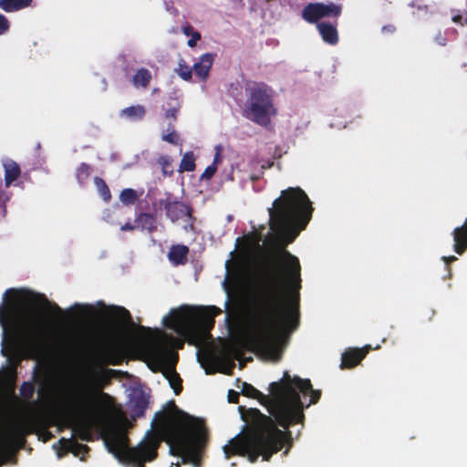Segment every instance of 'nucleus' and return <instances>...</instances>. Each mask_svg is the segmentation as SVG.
<instances>
[{
  "label": "nucleus",
  "instance_id": "f257e3e1",
  "mask_svg": "<svg viewBox=\"0 0 467 467\" xmlns=\"http://www.w3.org/2000/svg\"><path fill=\"white\" fill-rule=\"evenodd\" d=\"M271 236L263 241L257 232L237 240L238 254L225 264L223 282L230 301L253 309L251 326L235 336L226 354L239 357L244 349L276 361L283 351L285 336L298 322L300 266L296 257L284 250L311 217L306 194L299 188L283 191L268 209Z\"/></svg>",
  "mask_w": 467,
  "mask_h": 467
},
{
  "label": "nucleus",
  "instance_id": "f03ea898",
  "mask_svg": "<svg viewBox=\"0 0 467 467\" xmlns=\"http://www.w3.org/2000/svg\"><path fill=\"white\" fill-rule=\"evenodd\" d=\"M221 310L216 306H182L171 309L162 319L163 325L173 330L179 337L168 335L161 329L143 328L133 340V348L153 370H160L169 381L174 392L181 391V379L173 370L177 361L175 348H181L183 341L197 347L209 339V330L213 318Z\"/></svg>",
  "mask_w": 467,
  "mask_h": 467
},
{
  "label": "nucleus",
  "instance_id": "7ed1b4c3",
  "mask_svg": "<svg viewBox=\"0 0 467 467\" xmlns=\"http://www.w3.org/2000/svg\"><path fill=\"white\" fill-rule=\"evenodd\" d=\"M161 440L170 446L172 454L182 458V462L199 466L202 451L206 442V431L201 420L192 418L170 402L157 423L156 432L149 433L138 446L129 448L126 435L112 430L104 437L108 451L120 462L133 467H143L157 456V448Z\"/></svg>",
  "mask_w": 467,
  "mask_h": 467
},
{
  "label": "nucleus",
  "instance_id": "20e7f679",
  "mask_svg": "<svg viewBox=\"0 0 467 467\" xmlns=\"http://www.w3.org/2000/svg\"><path fill=\"white\" fill-rule=\"evenodd\" d=\"M5 306H0L3 356L10 361L38 356L50 339L44 325L30 315L36 295L24 289L5 292Z\"/></svg>",
  "mask_w": 467,
  "mask_h": 467
},
{
  "label": "nucleus",
  "instance_id": "39448f33",
  "mask_svg": "<svg viewBox=\"0 0 467 467\" xmlns=\"http://www.w3.org/2000/svg\"><path fill=\"white\" fill-rule=\"evenodd\" d=\"M108 377V371L102 368H90L81 382L67 390V402L77 412L73 429L82 440H88L93 429L102 428L111 407L110 397L100 392Z\"/></svg>",
  "mask_w": 467,
  "mask_h": 467
},
{
  "label": "nucleus",
  "instance_id": "423d86ee",
  "mask_svg": "<svg viewBox=\"0 0 467 467\" xmlns=\"http://www.w3.org/2000/svg\"><path fill=\"white\" fill-rule=\"evenodd\" d=\"M299 392L310 397L309 404L316 403L320 397L319 391L312 389L308 379L292 377L288 372L284 373L279 382H273L270 385V396L262 394L250 384L242 383V393L265 404L284 428H287L291 423L299 422L303 417Z\"/></svg>",
  "mask_w": 467,
  "mask_h": 467
},
{
  "label": "nucleus",
  "instance_id": "0eeeda50",
  "mask_svg": "<svg viewBox=\"0 0 467 467\" xmlns=\"http://www.w3.org/2000/svg\"><path fill=\"white\" fill-rule=\"evenodd\" d=\"M244 420L253 425V430L244 435L232 439L223 447L225 457L246 455L254 462L259 455L268 461L273 453L277 452L287 441L286 433L278 430L274 421L259 410L251 409L242 414Z\"/></svg>",
  "mask_w": 467,
  "mask_h": 467
},
{
  "label": "nucleus",
  "instance_id": "6e6552de",
  "mask_svg": "<svg viewBox=\"0 0 467 467\" xmlns=\"http://www.w3.org/2000/svg\"><path fill=\"white\" fill-rule=\"evenodd\" d=\"M274 98L275 91L270 86L265 83L253 84L247 88L244 116L261 126L268 125L277 114Z\"/></svg>",
  "mask_w": 467,
  "mask_h": 467
},
{
  "label": "nucleus",
  "instance_id": "1a4fd4ad",
  "mask_svg": "<svg viewBox=\"0 0 467 467\" xmlns=\"http://www.w3.org/2000/svg\"><path fill=\"white\" fill-rule=\"evenodd\" d=\"M341 8L334 4H309L303 10V17L310 23H314L326 16H337L340 14Z\"/></svg>",
  "mask_w": 467,
  "mask_h": 467
},
{
  "label": "nucleus",
  "instance_id": "9d476101",
  "mask_svg": "<svg viewBox=\"0 0 467 467\" xmlns=\"http://www.w3.org/2000/svg\"><path fill=\"white\" fill-rule=\"evenodd\" d=\"M197 357H198L199 362L206 369L207 373H210L211 371L208 369V368L205 367L204 359L211 360L212 362H213L216 369L224 374H230L232 372V369L234 367V364L233 361H227L224 364L220 363L218 360V358L215 357V355L208 348H202V349L199 350Z\"/></svg>",
  "mask_w": 467,
  "mask_h": 467
},
{
  "label": "nucleus",
  "instance_id": "9b49d317",
  "mask_svg": "<svg viewBox=\"0 0 467 467\" xmlns=\"http://www.w3.org/2000/svg\"><path fill=\"white\" fill-rule=\"evenodd\" d=\"M213 61L214 55L212 53H205L199 57L196 63L193 64V74L200 81L204 82L207 80Z\"/></svg>",
  "mask_w": 467,
  "mask_h": 467
},
{
  "label": "nucleus",
  "instance_id": "f8f14e48",
  "mask_svg": "<svg viewBox=\"0 0 467 467\" xmlns=\"http://www.w3.org/2000/svg\"><path fill=\"white\" fill-rule=\"evenodd\" d=\"M54 448L57 450V457L61 458L62 453L60 450L65 452H72L76 457H79L80 460H84L83 455L87 452V446L77 443L72 440L61 439L57 445H54Z\"/></svg>",
  "mask_w": 467,
  "mask_h": 467
},
{
  "label": "nucleus",
  "instance_id": "ddd939ff",
  "mask_svg": "<svg viewBox=\"0 0 467 467\" xmlns=\"http://www.w3.org/2000/svg\"><path fill=\"white\" fill-rule=\"evenodd\" d=\"M370 346L362 348L347 350L342 355L341 368H352L356 366L368 352Z\"/></svg>",
  "mask_w": 467,
  "mask_h": 467
},
{
  "label": "nucleus",
  "instance_id": "4468645a",
  "mask_svg": "<svg viewBox=\"0 0 467 467\" xmlns=\"http://www.w3.org/2000/svg\"><path fill=\"white\" fill-rule=\"evenodd\" d=\"M454 251L462 254L467 249V218L464 223L453 231Z\"/></svg>",
  "mask_w": 467,
  "mask_h": 467
},
{
  "label": "nucleus",
  "instance_id": "2eb2a0df",
  "mask_svg": "<svg viewBox=\"0 0 467 467\" xmlns=\"http://www.w3.org/2000/svg\"><path fill=\"white\" fill-rule=\"evenodd\" d=\"M3 166L5 169V186L8 187L14 181H16L19 177L20 169L18 165L11 160H5L3 161Z\"/></svg>",
  "mask_w": 467,
  "mask_h": 467
},
{
  "label": "nucleus",
  "instance_id": "dca6fc26",
  "mask_svg": "<svg viewBox=\"0 0 467 467\" xmlns=\"http://www.w3.org/2000/svg\"><path fill=\"white\" fill-rule=\"evenodd\" d=\"M317 28L324 41L329 44L337 42V32L333 26L321 23L318 24Z\"/></svg>",
  "mask_w": 467,
  "mask_h": 467
},
{
  "label": "nucleus",
  "instance_id": "f3484780",
  "mask_svg": "<svg viewBox=\"0 0 467 467\" xmlns=\"http://www.w3.org/2000/svg\"><path fill=\"white\" fill-rule=\"evenodd\" d=\"M188 253V248L185 245L172 246L169 252V259L174 265L183 264Z\"/></svg>",
  "mask_w": 467,
  "mask_h": 467
},
{
  "label": "nucleus",
  "instance_id": "a211bd4d",
  "mask_svg": "<svg viewBox=\"0 0 467 467\" xmlns=\"http://www.w3.org/2000/svg\"><path fill=\"white\" fill-rule=\"evenodd\" d=\"M31 0H0V7L6 12H13L26 7Z\"/></svg>",
  "mask_w": 467,
  "mask_h": 467
},
{
  "label": "nucleus",
  "instance_id": "6ab92c4d",
  "mask_svg": "<svg viewBox=\"0 0 467 467\" xmlns=\"http://www.w3.org/2000/svg\"><path fill=\"white\" fill-rule=\"evenodd\" d=\"M145 112L146 110L143 106L136 105L122 109L120 114L126 119L135 120L142 119Z\"/></svg>",
  "mask_w": 467,
  "mask_h": 467
},
{
  "label": "nucleus",
  "instance_id": "aec40b11",
  "mask_svg": "<svg viewBox=\"0 0 467 467\" xmlns=\"http://www.w3.org/2000/svg\"><path fill=\"white\" fill-rule=\"evenodd\" d=\"M109 317L116 322L125 323L130 318L129 312L123 307L111 306L107 310Z\"/></svg>",
  "mask_w": 467,
  "mask_h": 467
},
{
  "label": "nucleus",
  "instance_id": "412c9836",
  "mask_svg": "<svg viewBox=\"0 0 467 467\" xmlns=\"http://www.w3.org/2000/svg\"><path fill=\"white\" fill-rule=\"evenodd\" d=\"M168 215L171 217L172 221L179 219L181 216H188L189 212L186 206L182 203H174L170 204L167 207Z\"/></svg>",
  "mask_w": 467,
  "mask_h": 467
},
{
  "label": "nucleus",
  "instance_id": "4be33fe9",
  "mask_svg": "<svg viewBox=\"0 0 467 467\" xmlns=\"http://www.w3.org/2000/svg\"><path fill=\"white\" fill-rule=\"evenodd\" d=\"M195 169V158L192 152H186L181 161L179 171H192Z\"/></svg>",
  "mask_w": 467,
  "mask_h": 467
},
{
  "label": "nucleus",
  "instance_id": "5701e85b",
  "mask_svg": "<svg viewBox=\"0 0 467 467\" xmlns=\"http://www.w3.org/2000/svg\"><path fill=\"white\" fill-rule=\"evenodd\" d=\"M175 72L183 80L189 81L192 77V67H190L184 60L181 59L178 63V67L175 68Z\"/></svg>",
  "mask_w": 467,
  "mask_h": 467
},
{
  "label": "nucleus",
  "instance_id": "b1692460",
  "mask_svg": "<svg viewBox=\"0 0 467 467\" xmlns=\"http://www.w3.org/2000/svg\"><path fill=\"white\" fill-rule=\"evenodd\" d=\"M151 78L150 73L146 69H140L133 77V83L136 87H146Z\"/></svg>",
  "mask_w": 467,
  "mask_h": 467
},
{
  "label": "nucleus",
  "instance_id": "393cba45",
  "mask_svg": "<svg viewBox=\"0 0 467 467\" xmlns=\"http://www.w3.org/2000/svg\"><path fill=\"white\" fill-rule=\"evenodd\" d=\"M182 33L186 36H189L190 39L188 40L187 44L190 47H193L196 46L197 42L201 39V35L199 32L195 31L193 29V27H192L191 26H183L182 28Z\"/></svg>",
  "mask_w": 467,
  "mask_h": 467
},
{
  "label": "nucleus",
  "instance_id": "a878e982",
  "mask_svg": "<svg viewBox=\"0 0 467 467\" xmlns=\"http://www.w3.org/2000/svg\"><path fill=\"white\" fill-rule=\"evenodd\" d=\"M137 198L136 192L131 189H125L121 192L119 199L124 204H130Z\"/></svg>",
  "mask_w": 467,
  "mask_h": 467
},
{
  "label": "nucleus",
  "instance_id": "bb28decb",
  "mask_svg": "<svg viewBox=\"0 0 467 467\" xmlns=\"http://www.w3.org/2000/svg\"><path fill=\"white\" fill-rule=\"evenodd\" d=\"M135 223L138 225V228H147L151 229L153 224V219L149 214H141L139 216V218L135 221Z\"/></svg>",
  "mask_w": 467,
  "mask_h": 467
},
{
  "label": "nucleus",
  "instance_id": "cd10ccee",
  "mask_svg": "<svg viewBox=\"0 0 467 467\" xmlns=\"http://www.w3.org/2000/svg\"><path fill=\"white\" fill-rule=\"evenodd\" d=\"M161 139H162V140L169 142L171 144H174V145L181 144L180 136L174 130H171L168 131L167 133L163 132L161 135Z\"/></svg>",
  "mask_w": 467,
  "mask_h": 467
},
{
  "label": "nucleus",
  "instance_id": "c85d7f7f",
  "mask_svg": "<svg viewBox=\"0 0 467 467\" xmlns=\"http://www.w3.org/2000/svg\"><path fill=\"white\" fill-rule=\"evenodd\" d=\"M95 183H96V186H97L101 197L105 201H109L110 199V193H109V190L107 187V185L105 184V182L101 179L97 178L95 180Z\"/></svg>",
  "mask_w": 467,
  "mask_h": 467
},
{
  "label": "nucleus",
  "instance_id": "c756f323",
  "mask_svg": "<svg viewBox=\"0 0 467 467\" xmlns=\"http://www.w3.org/2000/svg\"><path fill=\"white\" fill-rule=\"evenodd\" d=\"M159 164L162 167V171L164 174L171 173V171L170 170L171 165V160L167 156H161L159 161Z\"/></svg>",
  "mask_w": 467,
  "mask_h": 467
},
{
  "label": "nucleus",
  "instance_id": "7c9ffc66",
  "mask_svg": "<svg viewBox=\"0 0 467 467\" xmlns=\"http://www.w3.org/2000/svg\"><path fill=\"white\" fill-rule=\"evenodd\" d=\"M10 24L7 18L0 14V36L5 35L9 31Z\"/></svg>",
  "mask_w": 467,
  "mask_h": 467
},
{
  "label": "nucleus",
  "instance_id": "2f4dec72",
  "mask_svg": "<svg viewBox=\"0 0 467 467\" xmlns=\"http://www.w3.org/2000/svg\"><path fill=\"white\" fill-rule=\"evenodd\" d=\"M217 167L215 164L209 165L202 174V179L209 180L211 179L216 172Z\"/></svg>",
  "mask_w": 467,
  "mask_h": 467
},
{
  "label": "nucleus",
  "instance_id": "473e14b6",
  "mask_svg": "<svg viewBox=\"0 0 467 467\" xmlns=\"http://www.w3.org/2000/svg\"><path fill=\"white\" fill-rule=\"evenodd\" d=\"M452 21L461 26H467V15L463 16L462 15H455L452 16Z\"/></svg>",
  "mask_w": 467,
  "mask_h": 467
},
{
  "label": "nucleus",
  "instance_id": "72a5a7b5",
  "mask_svg": "<svg viewBox=\"0 0 467 467\" xmlns=\"http://www.w3.org/2000/svg\"><path fill=\"white\" fill-rule=\"evenodd\" d=\"M216 154L214 156V159H213V161L212 164H215V166L217 167L218 164L221 162V149L220 147H216Z\"/></svg>",
  "mask_w": 467,
  "mask_h": 467
},
{
  "label": "nucleus",
  "instance_id": "f704fd0d",
  "mask_svg": "<svg viewBox=\"0 0 467 467\" xmlns=\"http://www.w3.org/2000/svg\"><path fill=\"white\" fill-rule=\"evenodd\" d=\"M441 259L445 262L446 264V267L448 268V271H449V276L451 275V273H450V267H449V264L452 261H455L457 260V258L454 256V255H451V256H442Z\"/></svg>",
  "mask_w": 467,
  "mask_h": 467
},
{
  "label": "nucleus",
  "instance_id": "c9c22d12",
  "mask_svg": "<svg viewBox=\"0 0 467 467\" xmlns=\"http://www.w3.org/2000/svg\"><path fill=\"white\" fill-rule=\"evenodd\" d=\"M75 309L79 311L80 313L88 314L90 306H82V305H76L75 306Z\"/></svg>",
  "mask_w": 467,
  "mask_h": 467
},
{
  "label": "nucleus",
  "instance_id": "e433bc0d",
  "mask_svg": "<svg viewBox=\"0 0 467 467\" xmlns=\"http://www.w3.org/2000/svg\"><path fill=\"white\" fill-rule=\"evenodd\" d=\"M176 114H177V109H169V110L166 111L165 116L168 119L169 118L175 119Z\"/></svg>",
  "mask_w": 467,
  "mask_h": 467
},
{
  "label": "nucleus",
  "instance_id": "4c0bfd02",
  "mask_svg": "<svg viewBox=\"0 0 467 467\" xmlns=\"http://www.w3.org/2000/svg\"><path fill=\"white\" fill-rule=\"evenodd\" d=\"M136 228H138V225L136 223L134 224L128 223L124 224L123 226H121L122 231L133 230Z\"/></svg>",
  "mask_w": 467,
  "mask_h": 467
},
{
  "label": "nucleus",
  "instance_id": "58836bf2",
  "mask_svg": "<svg viewBox=\"0 0 467 467\" xmlns=\"http://www.w3.org/2000/svg\"><path fill=\"white\" fill-rule=\"evenodd\" d=\"M237 397H238V393L237 392L233 391V390L229 391L228 398H229V401L230 402H236Z\"/></svg>",
  "mask_w": 467,
  "mask_h": 467
},
{
  "label": "nucleus",
  "instance_id": "ea45409f",
  "mask_svg": "<svg viewBox=\"0 0 467 467\" xmlns=\"http://www.w3.org/2000/svg\"><path fill=\"white\" fill-rule=\"evenodd\" d=\"M88 167L86 166V165H82L79 169V173H78V177H81L82 174H84L85 176H88Z\"/></svg>",
  "mask_w": 467,
  "mask_h": 467
}]
</instances>
